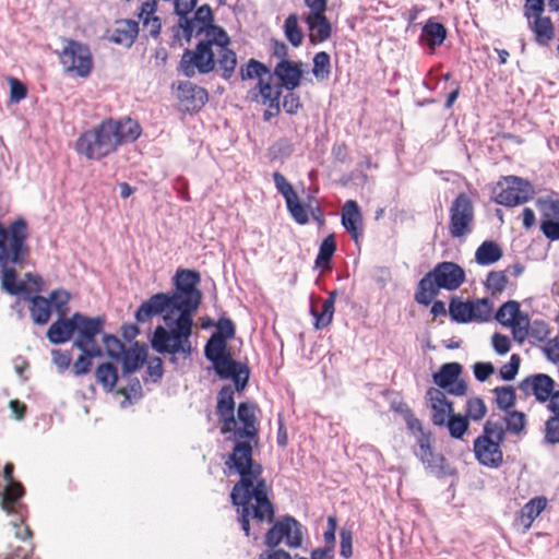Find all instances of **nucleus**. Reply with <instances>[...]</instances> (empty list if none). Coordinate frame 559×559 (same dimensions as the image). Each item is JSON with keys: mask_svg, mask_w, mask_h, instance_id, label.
Returning a JSON list of instances; mask_svg holds the SVG:
<instances>
[{"mask_svg": "<svg viewBox=\"0 0 559 559\" xmlns=\"http://www.w3.org/2000/svg\"><path fill=\"white\" fill-rule=\"evenodd\" d=\"M237 440L233 451L225 461L228 475H238L230 499L237 507L238 521L246 536L250 535L253 522L254 539H258L260 525L272 523L274 506L269 498L270 487L263 478V467L252 457V445L241 439H254L258 436L257 407L253 403L241 402L237 408L235 429L231 430Z\"/></svg>", "mask_w": 559, "mask_h": 559, "instance_id": "obj_1", "label": "nucleus"}, {"mask_svg": "<svg viewBox=\"0 0 559 559\" xmlns=\"http://www.w3.org/2000/svg\"><path fill=\"white\" fill-rule=\"evenodd\" d=\"M201 275L198 271L179 269L174 276L175 289L168 293L176 305L179 314L164 317V325H157L150 338L152 348L162 355L169 354L170 362H177V355L189 358L192 354L190 337L193 328V314L198 310L202 293L198 289Z\"/></svg>", "mask_w": 559, "mask_h": 559, "instance_id": "obj_2", "label": "nucleus"}, {"mask_svg": "<svg viewBox=\"0 0 559 559\" xmlns=\"http://www.w3.org/2000/svg\"><path fill=\"white\" fill-rule=\"evenodd\" d=\"M142 133L140 123L130 117L107 119L83 132L75 150L87 159L99 160L123 144L136 141Z\"/></svg>", "mask_w": 559, "mask_h": 559, "instance_id": "obj_3", "label": "nucleus"}, {"mask_svg": "<svg viewBox=\"0 0 559 559\" xmlns=\"http://www.w3.org/2000/svg\"><path fill=\"white\" fill-rule=\"evenodd\" d=\"M11 241L2 246L0 252L1 288L11 296L28 293L23 282L17 281L15 267L26 264L29 248L26 243L27 235H24L23 224H16L12 228Z\"/></svg>", "mask_w": 559, "mask_h": 559, "instance_id": "obj_4", "label": "nucleus"}, {"mask_svg": "<svg viewBox=\"0 0 559 559\" xmlns=\"http://www.w3.org/2000/svg\"><path fill=\"white\" fill-rule=\"evenodd\" d=\"M465 281L464 270L454 262H440L418 282L415 300L429 306L439 289L455 290Z\"/></svg>", "mask_w": 559, "mask_h": 559, "instance_id": "obj_5", "label": "nucleus"}, {"mask_svg": "<svg viewBox=\"0 0 559 559\" xmlns=\"http://www.w3.org/2000/svg\"><path fill=\"white\" fill-rule=\"evenodd\" d=\"M506 440V429L501 421L488 419L483 428V435L474 441V453L481 465L499 467L503 461L501 444Z\"/></svg>", "mask_w": 559, "mask_h": 559, "instance_id": "obj_6", "label": "nucleus"}, {"mask_svg": "<svg viewBox=\"0 0 559 559\" xmlns=\"http://www.w3.org/2000/svg\"><path fill=\"white\" fill-rule=\"evenodd\" d=\"M213 28H222L213 24V13L207 4H203L197 9L193 16L187 15L182 20H178V23L171 27L173 33V46H181V39L190 41L191 37L195 35L204 34L205 38L212 39L217 37Z\"/></svg>", "mask_w": 559, "mask_h": 559, "instance_id": "obj_7", "label": "nucleus"}, {"mask_svg": "<svg viewBox=\"0 0 559 559\" xmlns=\"http://www.w3.org/2000/svg\"><path fill=\"white\" fill-rule=\"evenodd\" d=\"M215 37L200 40L194 50L186 49L181 56L178 71L193 78L195 73L207 74L215 69Z\"/></svg>", "mask_w": 559, "mask_h": 559, "instance_id": "obj_8", "label": "nucleus"}, {"mask_svg": "<svg viewBox=\"0 0 559 559\" xmlns=\"http://www.w3.org/2000/svg\"><path fill=\"white\" fill-rule=\"evenodd\" d=\"M59 58L67 73H74L80 78H86L92 71V53L86 45L79 41L68 40Z\"/></svg>", "mask_w": 559, "mask_h": 559, "instance_id": "obj_9", "label": "nucleus"}, {"mask_svg": "<svg viewBox=\"0 0 559 559\" xmlns=\"http://www.w3.org/2000/svg\"><path fill=\"white\" fill-rule=\"evenodd\" d=\"M283 540L289 548H299L302 545V526L290 515L275 522L265 535V544L270 548H275Z\"/></svg>", "mask_w": 559, "mask_h": 559, "instance_id": "obj_10", "label": "nucleus"}, {"mask_svg": "<svg viewBox=\"0 0 559 559\" xmlns=\"http://www.w3.org/2000/svg\"><path fill=\"white\" fill-rule=\"evenodd\" d=\"M498 192H495V201L504 206H514L528 201L534 192L532 185L515 176L503 177L498 182Z\"/></svg>", "mask_w": 559, "mask_h": 559, "instance_id": "obj_11", "label": "nucleus"}, {"mask_svg": "<svg viewBox=\"0 0 559 559\" xmlns=\"http://www.w3.org/2000/svg\"><path fill=\"white\" fill-rule=\"evenodd\" d=\"M474 206L466 193H460L450 207L449 231L453 238H461L472 231Z\"/></svg>", "mask_w": 559, "mask_h": 559, "instance_id": "obj_12", "label": "nucleus"}, {"mask_svg": "<svg viewBox=\"0 0 559 559\" xmlns=\"http://www.w3.org/2000/svg\"><path fill=\"white\" fill-rule=\"evenodd\" d=\"M74 341L73 346L78 349L100 347L96 342L105 325L103 317H87L83 313H73Z\"/></svg>", "mask_w": 559, "mask_h": 559, "instance_id": "obj_13", "label": "nucleus"}, {"mask_svg": "<svg viewBox=\"0 0 559 559\" xmlns=\"http://www.w3.org/2000/svg\"><path fill=\"white\" fill-rule=\"evenodd\" d=\"M3 474L7 485L2 493L1 508L9 515H17L16 520L11 521V524L17 527L19 523L23 522L22 509L24 506L21 498L24 495V488L13 479V465L11 463L5 464Z\"/></svg>", "mask_w": 559, "mask_h": 559, "instance_id": "obj_14", "label": "nucleus"}, {"mask_svg": "<svg viewBox=\"0 0 559 559\" xmlns=\"http://www.w3.org/2000/svg\"><path fill=\"white\" fill-rule=\"evenodd\" d=\"M179 305H176L167 293H157L143 301L134 313L139 323L150 322L156 316H171L179 312Z\"/></svg>", "mask_w": 559, "mask_h": 559, "instance_id": "obj_15", "label": "nucleus"}, {"mask_svg": "<svg viewBox=\"0 0 559 559\" xmlns=\"http://www.w3.org/2000/svg\"><path fill=\"white\" fill-rule=\"evenodd\" d=\"M555 380L546 373H535L525 377L519 383V391L527 399L534 396L538 403H551L555 396Z\"/></svg>", "mask_w": 559, "mask_h": 559, "instance_id": "obj_16", "label": "nucleus"}, {"mask_svg": "<svg viewBox=\"0 0 559 559\" xmlns=\"http://www.w3.org/2000/svg\"><path fill=\"white\" fill-rule=\"evenodd\" d=\"M215 372L221 379H231L235 383V389L242 391L249 381L250 371L246 365H242L233 359L230 354L213 362Z\"/></svg>", "mask_w": 559, "mask_h": 559, "instance_id": "obj_17", "label": "nucleus"}, {"mask_svg": "<svg viewBox=\"0 0 559 559\" xmlns=\"http://www.w3.org/2000/svg\"><path fill=\"white\" fill-rule=\"evenodd\" d=\"M213 32L217 35L214 45L215 56H217L215 61L223 71L222 78L229 80L234 75L237 67V56L235 51L228 48L230 38L227 33L223 28H213L212 33Z\"/></svg>", "mask_w": 559, "mask_h": 559, "instance_id": "obj_18", "label": "nucleus"}, {"mask_svg": "<svg viewBox=\"0 0 559 559\" xmlns=\"http://www.w3.org/2000/svg\"><path fill=\"white\" fill-rule=\"evenodd\" d=\"M231 385H225L217 394L216 414L222 423L221 432L229 433L235 429V400Z\"/></svg>", "mask_w": 559, "mask_h": 559, "instance_id": "obj_19", "label": "nucleus"}, {"mask_svg": "<svg viewBox=\"0 0 559 559\" xmlns=\"http://www.w3.org/2000/svg\"><path fill=\"white\" fill-rule=\"evenodd\" d=\"M426 399L430 402L431 421L435 426L443 427L451 415H453V403L449 401L440 389L429 388Z\"/></svg>", "mask_w": 559, "mask_h": 559, "instance_id": "obj_20", "label": "nucleus"}, {"mask_svg": "<svg viewBox=\"0 0 559 559\" xmlns=\"http://www.w3.org/2000/svg\"><path fill=\"white\" fill-rule=\"evenodd\" d=\"M342 225L355 241L362 235V216L356 201L348 200L342 209Z\"/></svg>", "mask_w": 559, "mask_h": 559, "instance_id": "obj_21", "label": "nucleus"}, {"mask_svg": "<svg viewBox=\"0 0 559 559\" xmlns=\"http://www.w3.org/2000/svg\"><path fill=\"white\" fill-rule=\"evenodd\" d=\"M273 73L281 81L280 85L288 91H294L300 85L302 70L292 61H280Z\"/></svg>", "mask_w": 559, "mask_h": 559, "instance_id": "obj_22", "label": "nucleus"}, {"mask_svg": "<svg viewBox=\"0 0 559 559\" xmlns=\"http://www.w3.org/2000/svg\"><path fill=\"white\" fill-rule=\"evenodd\" d=\"M177 97L181 102L190 103L192 109H199L207 102L209 94L205 88L186 81L178 84Z\"/></svg>", "mask_w": 559, "mask_h": 559, "instance_id": "obj_23", "label": "nucleus"}, {"mask_svg": "<svg viewBox=\"0 0 559 559\" xmlns=\"http://www.w3.org/2000/svg\"><path fill=\"white\" fill-rule=\"evenodd\" d=\"M305 22L310 31L309 38L311 43H322L331 37V23L324 14H307Z\"/></svg>", "mask_w": 559, "mask_h": 559, "instance_id": "obj_24", "label": "nucleus"}, {"mask_svg": "<svg viewBox=\"0 0 559 559\" xmlns=\"http://www.w3.org/2000/svg\"><path fill=\"white\" fill-rule=\"evenodd\" d=\"M74 335L73 314L70 318L60 316L47 331V338L52 344H63Z\"/></svg>", "mask_w": 559, "mask_h": 559, "instance_id": "obj_25", "label": "nucleus"}, {"mask_svg": "<svg viewBox=\"0 0 559 559\" xmlns=\"http://www.w3.org/2000/svg\"><path fill=\"white\" fill-rule=\"evenodd\" d=\"M528 27L535 35V40L540 46H547L555 37V27L547 16L538 15L528 21Z\"/></svg>", "mask_w": 559, "mask_h": 559, "instance_id": "obj_26", "label": "nucleus"}, {"mask_svg": "<svg viewBox=\"0 0 559 559\" xmlns=\"http://www.w3.org/2000/svg\"><path fill=\"white\" fill-rule=\"evenodd\" d=\"M122 371L123 374L134 373L146 360L147 350L146 347L139 346L138 343L133 347L122 353Z\"/></svg>", "mask_w": 559, "mask_h": 559, "instance_id": "obj_27", "label": "nucleus"}, {"mask_svg": "<svg viewBox=\"0 0 559 559\" xmlns=\"http://www.w3.org/2000/svg\"><path fill=\"white\" fill-rule=\"evenodd\" d=\"M139 33V23L133 20L118 21L111 36L112 41L130 47Z\"/></svg>", "mask_w": 559, "mask_h": 559, "instance_id": "obj_28", "label": "nucleus"}, {"mask_svg": "<svg viewBox=\"0 0 559 559\" xmlns=\"http://www.w3.org/2000/svg\"><path fill=\"white\" fill-rule=\"evenodd\" d=\"M417 457L426 466L429 473L437 478H443L454 474V469L447 464L444 456L440 453H435L432 449H430V455L428 454L427 457Z\"/></svg>", "mask_w": 559, "mask_h": 559, "instance_id": "obj_29", "label": "nucleus"}, {"mask_svg": "<svg viewBox=\"0 0 559 559\" xmlns=\"http://www.w3.org/2000/svg\"><path fill=\"white\" fill-rule=\"evenodd\" d=\"M503 255L502 249L491 240L484 241L475 252V261L479 265H491L498 262Z\"/></svg>", "mask_w": 559, "mask_h": 559, "instance_id": "obj_30", "label": "nucleus"}, {"mask_svg": "<svg viewBox=\"0 0 559 559\" xmlns=\"http://www.w3.org/2000/svg\"><path fill=\"white\" fill-rule=\"evenodd\" d=\"M462 365L459 362L443 364L439 371L433 373L432 380L439 388L444 389L453 384L462 373Z\"/></svg>", "mask_w": 559, "mask_h": 559, "instance_id": "obj_31", "label": "nucleus"}, {"mask_svg": "<svg viewBox=\"0 0 559 559\" xmlns=\"http://www.w3.org/2000/svg\"><path fill=\"white\" fill-rule=\"evenodd\" d=\"M259 93L263 98V104H267L270 108H274L273 115H278L281 111L280 98L282 96V86L272 84L269 81L260 79L258 82Z\"/></svg>", "mask_w": 559, "mask_h": 559, "instance_id": "obj_32", "label": "nucleus"}, {"mask_svg": "<svg viewBox=\"0 0 559 559\" xmlns=\"http://www.w3.org/2000/svg\"><path fill=\"white\" fill-rule=\"evenodd\" d=\"M547 499L545 497H535L524 504L521 509V524L527 530L532 526L534 520L545 510Z\"/></svg>", "mask_w": 559, "mask_h": 559, "instance_id": "obj_33", "label": "nucleus"}, {"mask_svg": "<svg viewBox=\"0 0 559 559\" xmlns=\"http://www.w3.org/2000/svg\"><path fill=\"white\" fill-rule=\"evenodd\" d=\"M447 37V29L443 24L429 21L421 29L420 39L431 49L442 45Z\"/></svg>", "mask_w": 559, "mask_h": 559, "instance_id": "obj_34", "label": "nucleus"}, {"mask_svg": "<svg viewBox=\"0 0 559 559\" xmlns=\"http://www.w3.org/2000/svg\"><path fill=\"white\" fill-rule=\"evenodd\" d=\"M32 306L29 308L31 317L36 324H46L51 316L49 300L40 295L28 298Z\"/></svg>", "mask_w": 559, "mask_h": 559, "instance_id": "obj_35", "label": "nucleus"}, {"mask_svg": "<svg viewBox=\"0 0 559 559\" xmlns=\"http://www.w3.org/2000/svg\"><path fill=\"white\" fill-rule=\"evenodd\" d=\"M95 378L104 391L109 393L114 390L118 381L117 368L111 362H103L95 370Z\"/></svg>", "mask_w": 559, "mask_h": 559, "instance_id": "obj_36", "label": "nucleus"}, {"mask_svg": "<svg viewBox=\"0 0 559 559\" xmlns=\"http://www.w3.org/2000/svg\"><path fill=\"white\" fill-rule=\"evenodd\" d=\"M80 350L82 354L73 364V373L76 377L87 374L92 369V359L103 356V349L100 347L83 348Z\"/></svg>", "mask_w": 559, "mask_h": 559, "instance_id": "obj_37", "label": "nucleus"}, {"mask_svg": "<svg viewBox=\"0 0 559 559\" xmlns=\"http://www.w3.org/2000/svg\"><path fill=\"white\" fill-rule=\"evenodd\" d=\"M449 313L453 321L467 323L473 321V308L471 301H462L453 298L449 305Z\"/></svg>", "mask_w": 559, "mask_h": 559, "instance_id": "obj_38", "label": "nucleus"}, {"mask_svg": "<svg viewBox=\"0 0 559 559\" xmlns=\"http://www.w3.org/2000/svg\"><path fill=\"white\" fill-rule=\"evenodd\" d=\"M310 312L314 318V328L318 330L324 329L332 323L334 314V305L332 299H325L322 304L321 311L316 309L313 301L311 302Z\"/></svg>", "mask_w": 559, "mask_h": 559, "instance_id": "obj_39", "label": "nucleus"}, {"mask_svg": "<svg viewBox=\"0 0 559 559\" xmlns=\"http://www.w3.org/2000/svg\"><path fill=\"white\" fill-rule=\"evenodd\" d=\"M226 354H230L227 348V343L221 337L211 336L204 347L206 359L213 364L225 357Z\"/></svg>", "mask_w": 559, "mask_h": 559, "instance_id": "obj_40", "label": "nucleus"}, {"mask_svg": "<svg viewBox=\"0 0 559 559\" xmlns=\"http://www.w3.org/2000/svg\"><path fill=\"white\" fill-rule=\"evenodd\" d=\"M312 73L318 81H325L331 74V58L325 51L317 52L313 57Z\"/></svg>", "mask_w": 559, "mask_h": 559, "instance_id": "obj_41", "label": "nucleus"}, {"mask_svg": "<svg viewBox=\"0 0 559 559\" xmlns=\"http://www.w3.org/2000/svg\"><path fill=\"white\" fill-rule=\"evenodd\" d=\"M507 271H490L487 275L485 286L491 296L500 295L507 287Z\"/></svg>", "mask_w": 559, "mask_h": 559, "instance_id": "obj_42", "label": "nucleus"}, {"mask_svg": "<svg viewBox=\"0 0 559 559\" xmlns=\"http://www.w3.org/2000/svg\"><path fill=\"white\" fill-rule=\"evenodd\" d=\"M493 393L498 408L507 412L515 405L516 395L513 386H497L493 389Z\"/></svg>", "mask_w": 559, "mask_h": 559, "instance_id": "obj_43", "label": "nucleus"}, {"mask_svg": "<svg viewBox=\"0 0 559 559\" xmlns=\"http://www.w3.org/2000/svg\"><path fill=\"white\" fill-rule=\"evenodd\" d=\"M284 32L287 40L294 46L299 47L302 44L304 34L298 26L296 14H289L284 23Z\"/></svg>", "mask_w": 559, "mask_h": 559, "instance_id": "obj_44", "label": "nucleus"}, {"mask_svg": "<svg viewBox=\"0 0 559 559\" xmlns=\"http://www.w3.org/2000/svg\"><path fill=\"white\" fill-rule=\"evenodd\" d=\"M507 431L512 435H520L526 427V415L520 411H507L504 415Z\"/></svg>", "mask_w": 559, "mask_h": 559, "instance_id": "obj_45", "label": "nucleus"}, {"mask_svg": "<svg viewBox=\"0 0 559 559\" xmlns=\"http://www.w3.org/2000/svg\"><path fill=\"white\" fill-rule=\"evenodd\" d=\"M269 73V68L255 59H250L247 64L241 66L239 69V74L242 81L255 78L260 80L263 79V75Z\"/></svg>", "mask_w": 559, "mask_h": 559, "instance_id": "obj_46", "label": "nucleus"}, {"mask_svg": "<svg viewBox=\"0 0 559 559\" xmlns=\"http://www.w3.org/2000/svg\"><path fill=\"white\" fill-rule=\"evenodd\" d=\"M530 325L531 321L528 314L520 310L512 325H508L507 328H511L513 338L516 342L523 343L528 337Z\"/></svg>", "mask_w": 559, "mask_h": 559, "instance_id": "obj_47", "label": "nucleus"}, {"mask_svg": "<svg viewBox=\"0 0 559 559\" xmlns=\"http://www.w3.org/2000/svg\"><path fill=\"white\" fill-rule=\"evenodd\" d=\"M520 313V304L515 300L504 302L496 312V320L503 326L512 325Z\"/></svg>", "mask_w": 559, "mask_h": 559, "instance_id": "obj_48", "label": "nucleus"}, {"mask_svg": "<svg viewBox=\"0 0 559 559\" xmlns=\"http://www.w3.org/2000/svg\"><path fill=\"white\" fill-rule=\"evenodd\" d=\"M473 308V321L485 322L491 317L493 305L489 298H480L471 301Z\"/></svg>", "mask_w": 559, "mask_h": 559, "instance_id": "obj_49", "label": "nucleus"}, {"mask_svg": "<svg viewBox=\"0 0 559 559\" xmlns=\"http://www.w3.org/2000/svg\"><path fill=\"white\" fill-rule=\"evenodd\" d=\"M335 250L336 243L334 236L330 235L321 242L319 253L316 258V265L321 267L329 265Z\"/></svg>", "mask_w": 559, "mask_h": 559, "instance_id": "obj_50", "label": "nucleus"}, {"mask_svg": "<svg viewBox=\"0 0 559 559\" xmlns=\"http://www.w3.org/2000/svg\"><path fill=\"white\" fill-rule=\"evenodd\" d=\"M468 419L465 416L453 414L449 417L445 425L449 433L454 439H461L468 429Z\"/></svg>", "mask_w": 559, "mask_h": 559, "instance_id": "obj_51", "label": "nucleus"}, {"mask_svg": "<svg viewBox=\"0 0 559 559\" xmlns=\"http://www.w3.org/2000/svg\"><path fill=\"white\" fill-rule=\"evenodd\" d=\"M466 414L467 419L478 421L483 419L487 414V406L481 397H472L466 402Z\"/></svg>", "mask_w": 559, "mask_h": 559, "instance_id": "obj_52", "label": "nucleus"}, {"mask_svg": "<svg viewBox=\"0 0 559 559\" xmlns=\"http://www.w3.org/2000/svg\"><path fill=\"white\" fill-rule=\"evenodd\" d=\"M286 206L296 223L305 225L309 222L307 210L308 205L306 206L301 204L298 195H296L295 199L292 198L290 200L286 201Z\"/></svg>", "mask_w": 559, "mask_h": 559, "instance_id": "obj_53", "label": "nucleus"}, {"mask_svg": "<svg viewBox=\"0 0 559 559\" xmlns=\"http://www.w3.org/2000/svg\"><path fill=\"white\" fill-rule=\"evenodd\" d=\"M50 307L52 306L60 316H66V307L70 300V294L64 289H55L50 293L49 298Z\"/></svg>", "mask_w": 559, "mask_h": 559, "instance_id": "obj_54", "label": "nucleus"}, {"mask_svg": "<svg viewBox=\"0 0 559 559\" xmlns=\"http://www.w3.org/2000/svg\"><path fill=\"white\" fill-rule=\"evenodd\" d=\"M273 180L277 192L283 195L285 202L290 200L292 198L295 199L297 193L295 192L293 186L287 181L283 174L275 171L273 174Z\"/></svg>", "mask_w": 559, "mask_h": 559, "instance_id": "obj_55", "label": "nucleus"}, {"mask_svg": "<svg viewBox=\"0 0 559 559\" xmlns=\"http://www.w3.org/2000/svg\"><path fill=\"white\" fill-rule=\"evenodd\" d=\"M221 337L223 341L227 342L235 336V324L229 318H221L216 323V331L211 335Z\"/></svg>", "mask_w": 559, "mask_h": 559, "instance_id": "obj_56", "label": "nucleus"}, {"mask_svg": "<svg viewBox=\"0 0 559 559\" xmlns=\"http://www.w3.org/2000/svg\"><path fill=\"white\" fill-rule=\"evenodd\" d=\"M520 364V356L518 354H513L510 357L509 362L504 364L499 370L501 379L504 381H512L519 372Z\"/></svg>", "mask_w": 559, "mask_h": 559, "instance_id": "obj_57", "label": "nucleus"}, {"mask_svg": "<svg viewBox=\"0 0 559 559\" xmlns=\"http://www.w3.org/2000/svg\"><path fill=\"white\" fill-rule=\"evenodd\" d=\"M103 342L106 348V353L111 358H119L124 352V346L121 341L111 334H104Z\"/></svg>", "mask_w": 559, "mask_h": 559, "instance_id": "obj_58", "label": "nucleus"}, {"mask_svg": "<svg viewBox=\"0 0 559 559\" xmlns=\"http://www.w3.org/2000/svg\"><path fill=\"white\" fill-rule=\"evenodd\" d=\"M544 441L548 444L559 443V416L546 420Z\"/></svg>", "mask_w": 559, "mask_h": 559, "instance_id": "obj_59", "label": "nucleus"}, {"mask_svg": "<svg viewBox=\"0 0 559 559\" xmlns=\"http://www.w3.org/2000/svg\"><path fill=\"white\" fill-rule=\"evenodd\" d=\"M543 218L559 221V200L546 199L538 201Z\"/></svg>", "mask_w": 559, "mask_h": 559, "instance_id": "obj_60", "label": "nucleus"}, {"mask_svg": "<svg viewBox=\"0 0 559 559\" xmlns=\"http://www.w3.org/2000/svg\"><path fill=\"white\" fill-rule=\"evenodd\" d=\"M416 443L418 449L415 451L416 456L427 457L430 455L431 448V433L423 430L421 432L415 433Z\"/></svg>", "mask_w": 559, "mask_h": 559, "instance_id": "obj_61", "label": "nucleus"}, {"mask_svg": "<svg viewBox=\"0 0 559 559\" xmlns=\"http://www.w3.org/2000/svg\"><path fill=\"white\" fill-rule=\"evenodd\" d=\"M51 355L53 364L61 372L70 367L72 355L69 350L52 349Z\"/></svg>", "mask_w": 559, "mask_h": 559, "instance_id": "obj_62", "label": "nucleus"}, {"mask_svg": "<svg viewBox=\"0 0 559 559\" xmlns=\"http://www.w3.org/2000/svg\"><path fill=\"white\" fill-rule=\"evenodd\" d=\"M544 10V0H525L524 16L527 21H531L534 16L542 15Z\"/></svg>", "mask_w": 559, "mask_h": 559, "instance_id": "obj_63", "label": "nucleus"}, {"mask_svg": "<svg viewBox=\"0 0 559 559\" xmlns=\"http://www.w3.org/2000/svg\"><path fill=\"white\" fill-rule=\"evenodd\" d=\"M540 229L547 239L559 240V221L543 218Z\"/></svg>", "mask_w": 559, "mask_h": 559, "instance_id": "obj_64", "label": "nucleus"}]
</instances>
